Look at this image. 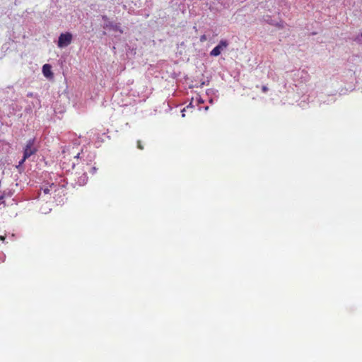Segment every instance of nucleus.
Wrapping results in <instances>:
<instances>
[{
  "mask_svg": "<svg viewBox=\"0 0 362 362\" xmlns=\"http://www.w3.org/2000/svg\"><path fill=\"white\" fill-rule=\"evenodd\" d=\"M5 240V236L0 235V240Z\"/></svg>",
  "mask_w": 362,
  "mask_h": 362,
  "instance_id": "12",
  "label": "nucleus"
},
{
  "mask_svg": "<svg viewBox=\"0 0 362 362\" xmlns=\"http://www.w3.org/2000/svg\"><path fill=\"white\" fill-rule=\"evenodd\" d=\"M72 39L73 36L71 33L69 32L62 33L59 37L57 45L60 48L67 47L71 43Z\"/></svg>",
  "mask_w": 362,
  "mask_h": 362,
  "instance_id": "2",
  "label": "nucleus"
},
{
  "mask_svg": "<svg viewBox=\"0 0 362 362\" xmlns=\"http://www.w3.org/2000/svg\"><path fill=\"white\" fill-rule=\"evenodd\" d=\"M137 148H139L140 150H143L144 149V146L141 144V141L140 140L137 141Z\"/></svg>",
  "mask_w": 362,
  "mask_h": 362,
  "instance_id": "6",
  "label": "nucleus"
},
{
  "mask_svg": "<svg viewBox=\"0 0 362 362\" xmlns=\"http://www.w3.org/2000/svg\"><path fill=\"white\" fill-rule=\"evenodd\" d=\"M192 107H193V106L192 105V103H190L189 105L186 107L187 109L192 108Z\"/></svg>",
  "mask_w": 362,
  "mask_h": 362,
  "instance_id": "10",
  "label": "nucleus"
},
{
  "mask_svg": "<svg viewBox=\"0 0 362 362\" xmlns=\"http://www.w3.org/2000/svg\"><path fill=\"white\" fill-rule=\"evenodd\" d=\"M228 46V42L226 40H221L218 45L216 46L211 52L210 55L217 57L221 54V52Z\"/></svg>",
  "mask_w": 362,
  "mask_h": 362,
  "instance_id": "3",
  "label": "nucleus"
},
{
  "mask_svg": "<svg viewBox=\"0 0 362 362\" xmlns=\"http://www.w3.org/2000/svg\"><path fill=\"white\" fill-rule=\"evenodd\" d=\"M49 189H44V193H45V194H47V193H49Z\"/></svg>",
  "mask_w": 362,
  "mask_h": 362,
  "instance_id": "11",
  "label": "nucleus"
},
{
  "mask_svg": "<svg viewBox=\"0 0 362 362\" xmlns=\"http://www.w3.org/2000/svg\"><path fill=\"white\" fill-rule=\"evenodd\" d=\"M79 155H80V153H77V155L76 156V158H78Z\"/></svg>",
  "mask_w": 362,
  "mask_h": 362,
  "instance_id": "14",
  "label": "nucleus"
},
{
  "mask_svg": "<svg viewBox=\"0 0 362 362\" xmlns=\"http://www.w3.org/2000/svg\"><path fill=\"white\" fill-rule=\"evenodd\" d=\"M37 149L35 146V139H30L24 148L23 151V157L22 160L19 162V165H22L27 158L30 157L32 155L35 154L37 152Z\"/></svg>",
  "mask_w": 362,
  "mask_h": 362,
  "instance_id": "1",
  "label": "nucleus"
},
{
  "mask_svg": "<svg viewBox=\"0 0 362 362\" xmlns=\"http://www.w3.org/2000/svg\"><path fill=\"white\" fill-rule=\"evenodd\" d=\"M103 19L106 21L107 19V17L106 16H103Z\"/></svg>",
  "mask_w": 362,
  "mask_h": 362,
  "instance_id": "13",
  "label": "nucleus"
},
{
  "mask_svg": "<svg viewBox=\"0 0 362 362\" xmlns=\"http://www.w3.org/2000/svg\"><path fill=\"white\" fill-rule=\"evenodd\" d=\"M206 40V36L205 35H202L200 37V41L201 42H205Z\"/></svg>",
  "mask_w": 362,
  "mask_h": 362,
  "instance_id": "8",
  "label": "nucleus"
},
{
  "mask_svg": "<svg viewBox=\"0 0 362 362\" xmlns=\"http://www.w3.org/2000/svg\"><path fill=\"white\" fill-rule=\"evenodd\" d=\"M105 28H110L113 30L114 31H119V33H122V29L120 28V26L119 24H114L112 23H108L106 24Z\"/></svg>",
  "mask_w": 362,
  "mask_h": 362,
  "instance_id": "5",
  "label": "nucleus"
},
{
  "mask_svg": "<svg viewBox=\"0 0 362 362\" xmlns=\"http://www.w3.org/2000/svg\"><path fill=\"white\" fill-rule=\"evenodd\" d=\"M51 66L48 64H45L42 66V73L44 76L47 78L52 77L53 74L51 70Z\"/></svg>",
  "mask_w": 362,
  "mask_h": 362,
  "instance_id": "4",
  "label": "nucleus"
},
{
  "mask_svg": "<svg viewBox=\"0 0 362 362\" xmlns=\"http://www.w3.org/2000/svg\"><path fill=\"white\" fill-rule=\"evenodd\" d=\"M97 170V168L95 167H93L91 168V170H90V173L94 174Z\"/></svg>",
  "mask_w": 362,
  "mask_h": 362,
  "instance_id": "9",
  "label": "nucleus"
},
{
  "mask_svg": "<svg viewBox=\"0 0 362 362\" xmlns=\"http://www.w3.org/2000/svg\"><path fill=\"white\" fill-rule=\"evenodd\" d=\"M269 88L267 86H262V90L264 93H267L268 91Z\"/></svg>",
  "mask_w": 362,
  "mask_h": 362,
  "instance_id": "7",
  "label": "nucleus"
}]
</instances>
